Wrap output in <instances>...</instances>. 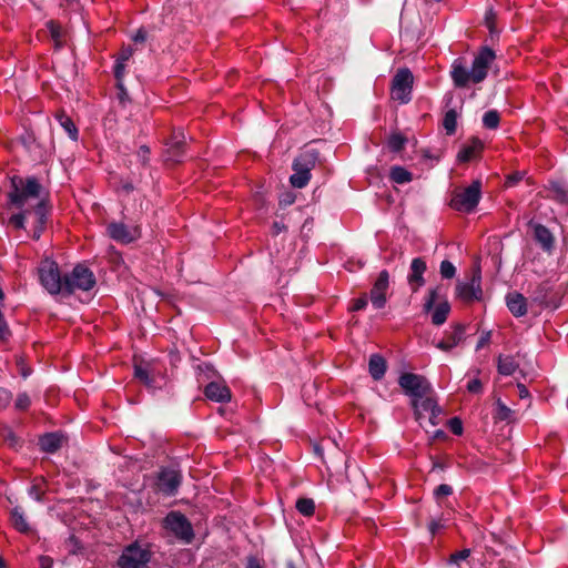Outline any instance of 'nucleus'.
Masks as SVG:
<instances>
[{
  "instance_id": "f257e3e1",
  "label": "nucleus",
  "mask_w": 568,
  "mask_h": 568,
  "mask_svg": "<svg viewBox=\"0 0 568 568\" xmlns=\"http://www.w3.org/2000/svg\"><path fill=\"white\" fill-rule=\"evenodd\" d=\"M8 199L10 204L17 209L24 206H27V209H33L36 226L33 229L32 239L39 240L45 229L50 212L43 186L33 176L26 179L13 176L11 179V191L8 193Z\"/></svg>"
},
{
  "instance_id": "f03ea898",
  "label": "nucleus",
  "mask_w": 568,
  "mask_h": 568,
  "mask_svg": "<svg viewBox=\"0 0 568 568\" xmlns=\"http://www.w3.org/2000/svg\"><path fill=\"white\" fill-rule=\"evenodd\" d=\"M495 59V52L488 47L481 48L475 55L470 70H468L462 59H456L453 62L450 70V77L454 85L456 88H466L470 83L483 82L486 79L488 69Z\"/></svg>"
},
{
  "instance_id": "7ed1b4c3",
  "label": "nucleus",
  "mask_w": 568,
  "mask_h": 568,
  "mask_svg": "<svg viewBox=\"0 0 568 568\" xmlns=\"http://www.w3.org/2000/svg\"><path fill=\"white\" fill-rule=\"evenodd\" d=\"M398 384L404 393L412 398L416 419L420 418L422 412H432L435 415L437 405L433 397L432 385L425 376L404 373L399 376Z\"/></svg>"
},
{
  "instance_id": "20e7f679",
  "label": "nucleus",
  "mask_w": 568,
  "mask_h": 568,
  "mask_svg": "<svg viewBox=\"0 0 568 568\" xmlns=\"http://www.w3.org/2000/svg\"><path fill=\"white\" fill-rule=\"evenodd\" d=\"M97 284L93 272L83 264H78L64 275L63 294H74L77 291H91Z\"/></svg>"
},
{
  "instance_id": "39448f33",
  "label": "nucleus",
  "mask_w": 568,
  "mask_h": 568,
  "mask_svg": "<svg viewBox=\"0 0 568 568\" xmlns=\"http://www.w3.org/2000/svg\"><path fill=\"white\" fill-rule=\"evenodd\" d=\"M317 162V152L307 150L302 152L293 162L294 173L290 178L293 187L303 189L311 180V171Z\"/></svg>"
},
{
  "instance_id": "423d86ee",
  "label": "nucleus",
  "mask_w": 568,
  "mask_h": 568,
  "mask_svg": "<svg viewBox=\"0 0 568 568\" xmlns=\"http://www.w3.org/2000/svg\"><path fill=\"white\" fill-rule=\"evenodd\" d=\"M425 312H432V323L436 326L443 325L449 313L450 304L443 293V286L437 285L428 291V296L424 304Z\"/></svg>"
},
{
  "instance_id": "0eeeda50",
  "label": "nucleus",
  "mask_w": 568,
  "mask_h": 568,
  "mask_svg": "<svg viewBox=\"0 0 568 568\" xmlns=\"http://www.w3.org/2000/svg\"><path fill=\"white\" fill-rule=\"evenodd\" d=\"M39 281L41 285L52 295L63 293L64 276H61L57 262L45 258L40 262L38 267Z\"/></svg>"
},
{
  "instance_id": "6e6552de",
  "label": "nucleus",
  "mask_w": 568,
  "mask_h": 568,
  "mask_svg": "<svg viewBox=\"0 0 568 568\" xmlns=\"http://www.w3.org/2000/svg\"><path fill=\"white\" fill-rule=\"evenodd\" d=\"M481 196V183L479 180L464 189L456 190L450 200V207L456 211L470 213L479 203Z\"/></svg>"
},
{
  "instance_id": "1a4fd4ad",
  "label": "nucleus",
  "mask_w": 568,
  "mask_h": 568,
  "mask_svg": "<svg viewBox=\"0 0 568 568\" xmlns=\"http://www.w3.org/2000/svg\"><path fill=\"white\" fill-rule=\"evenodd\" d=\"M152 552L148 546L133 542L126 546L118 559L119 568H149Z\"/></svg>"
},
{
  "instance_id": "9d476101",
  "label": "nucleus",
  "mask_w": 568,
  "mask_h": 568,
  "mask_svg": "<svg viewBox=\"0 0 568 568\" xmlns=\"http://www.w3.org/2000/svg\"><path fill=\"white\" fill-rule=\"evenodd\" d=\"M164 528L172 532L184 544H190L194 538V532L189 519L179 511H171L164 518Z\"/></svg>"
},
{
  "instance_id": "9b49d317",
  "label": "nucleus",
  "mask_w": 568,
  "mask_h": 568,
  "mask_svg": "<svg viewBox=\"0 0 568 568\" xmlns=\"http://www.w3.org/2000/svg\"><path fill=\"white\" fill-rule=\"evenodd\" d=\"M414 77L409 69H399L392 81V99L403 104L412 100Z\"/></svg>"
},
{
  "instance_id": "f8f14e48",
  "label": "nucleus",
  "mask_w": 568,
  "mask_h": 568,
  "mask_svg": "<svg viewBox=\"0 0 568 568\" xmlns=\"http://www.w3.org/2000/svg\"><path fill=\"white\" fill-rule=\"evenodd\" d=\"M456 296L464 303L470 304L480 301L483 297L481 275L476 270L468 282H458L456 285Z\"/></svg>"
},
{
  "instance_id": "ddd939ff",
  "label": "nucleus",
  "mask_w": 568,
  "mask_h": 568,
  "mask_svg": "<svg viewBox=\"0 0 568 568\" xmlns=\"http://www.w3.org/2000/svg\"><path fill=\"white\" fill-rule=\"evenodd\" d=\"M389 291V274L386 270L382 271L369 292V300L377 310L383 308L387 303Z\"/></svg>"
},
{
  "instance_id": "4468645a",
  "label": "nucleus",
  "mask_w": 568,
  "mask_h": 568,
  "mask_svg": "<svg viewBox=\"0 0 568 568\" xmlns=\"http://www.w3.org/2000/svg\"><path fill=\"white\" fill-rule=\"evenodd\" d=\"M180 471L172 468H164L158 475V490L166 496H174L181 485Z\"/></svg>"
},
{
  "instance_id": "2eb2a0df",
  "label": "nucleus",
  "mask_w": 568,
  "mask_h": 568,
  "mask_svg": "<svg viewBox=\"0 0 568 568\" xmlns=\"http://www.w3.org/2000/svg\"><path fill=\"white\" fill-rule=\"evenodd\" d=\"M106 232L112 240L123 244L131 243L140 236L138 227H129L121 222L110 223Z\"/></svg>"
},
{
  "instance_id": "dca6fc26",
  "label": "nucleus",
  "mask_w": 568,
  "mask_h": 568,
  "mask_svg": "<svg viewBox=\"0 0 568 568\" xmlns=\"http://www.w3.org/2000/svg\"><path fill=\"white\" fill-rule=\"evenodd\" d=\"M426 268L427 266L424 258L416 257L412 261L407 282L414 293L425 284L424 273Z\"/></svg>"
},
{
  "instance_id": "f3484780",
  "label": "nucleus",
  "mask_w": 568,
  "mask_h": 568,
  "mask_svg": "<svg viewBox=\"0 0 568 568\" xmlns=\"http://www.w3.org/2000/svg\"><path fill=\"white\" fill-rule=\"evenodd\" d=\"M464 334H465V326L462 324H456L453 327L452 332L445 333L444 338L442 341H439L436 344V346L444 352H448L452 348H454L455 346H457L463 341Z\"/></svg>"
},
{
  "instance_id": "a211bd4d",
  "label": "nucleus",
  "mask_w": 568,
  "mask_h": 568,
  "mask_svg": "<svg viewBox=\"0 0 568 568\" xmlns=\"http://www.w3.org/2000/svg\"><path fill=\"white\" fill-rule=\"evenodd\" d=\"M532 229L534 237L541 248L547 253H551L555 246V237L551 232L545 225L538 223L534 224Z\"/></svg>"
},
{
  "instance_id": "6ab92c4d",
  "label": "nucleus",
  "mask_w": 568,
  "mask_h": 568,
  "mask_svg": "<svg viewBox=\"0 0 568 568\" xmlns=\"http://www.w3.org/2000/svg\"><path fill=\"white\" fill-rule=\"evenodd\" d=\"M205 396L219 403H225L231 399V390L230 388L221 383L212 382L205 387Z\"/></svg>"
},
{
  "instance_id": "aec40b11",
  "label": "nucleus",
  "mask_w": 568,
  "mask_h": 568,
  "mask_svg": "<svg viewBox=\"0 0 568 568\" xmlns=\"http://www.w3.org/2000/svg\"><path fill=\"white\" fill-rule=\"evenodd\" d=\"M484 144L477 138H471L470 141L465 144L457 154L459 162H469L480 155Z\"/></svg>"
},
{
  "instance_id": "412c9836",
  "label": "nucleus",
  "mask_w": 568,
  "mask_h": 568,
  "mask_svg": "<svg viewBox=\"0 0 568 568\" xmlns=\"http://www.w3.org/2000/svg\"><path fill=\"white\" fill-rule=\"evenodd\" d=\"M506 303L510 313L516 317L524 316L527 313V300L520 293H509L506 296Z\"/></svg>"
},
{
  "instance_id": "4be33fe9",
  "label": "nucleus",
  "mask_w": 568,
  "mask_h": 568,
  "mask_svg": "<svg viewBox=\"0 0 568 568\" xmlns=\"http://www.w3.org/2000/svg\"><path fill=\"white\" fill-rule=\"evenodd\" d=\"M184 136L181 139L174 136L170 143H168V149L165 153V161L171 162L173 164L181 162L182 156L184 154Z\"/></svg>"
},
{
  "instance_id": "5701e85b",
  "label": "nucleus",
  "mask_w": 568,
  "mask_h": 568,
  "mask_svg": "<svg viewBox=\"0 0 568 568\" xmlns=\"http://www.w3.org/2000/svg\"><path fill=\"white\" fill-rule=\"evenodd\" d=\"M63 440V435L49 433L40 438L39 445L43 452L53 454L62 447Z\"/></svg>"
},
{
  "instance_id": "b1692460",
  "label": "nucleus",
  "mask_w": 568,
  "mask_h": 568,
  "mask_svg": "<svg viewBox=\"0 0 568 568\" xmlns=\"http://www.w3.org/2000/svg\"><path fill=\"white\" fill-rule=\"evenodd\" d=\"M519 367V362L513 355H499L497 358L498 373L505 376L513 375Z\"/></svg>"
},
{
  "instance_id": "393cba45",
  "label": "nucleus",
  "mask_w": 568,
  "mask_h": 568,
  "mask_svg": "<svg viewBox=\"0 0 568 568\" xmlns=\"http://www.w3.org/2000/svg\"><path fill=\"white\" fill-rule=\"evenodd\" d=\"M368 368L372 377L378 381L385 375L386 362L381 355L373 354L369 358Z\"/></svg>"
},
{
  "instance_id": "a878e982",
  "label": "nucleus",
  "mask_w": 568,
  "mask_h": 568,
  "mask_svg": "<svg viewBox=\"0 0 568 568\" xmlns=\"http://www.w3.org/2000/svg\"><path fill=\"white\" fill-rule=\"evenodd\" d=\"M11 524L18 531L22 534H30L32 531L23 513L18 507L13 508L11 511Z\"/></svg>"
},
{
  "instance_id": "bb28decb",
  "label": "nucleus",
  "mask_w": 568,
  "mask_h": 568,
  "mask_svg": "<svg viewBox=\"0 0 568 568\" xmlns=\"http://www.w3.org/2000/svg\"><path fill=\"white\" fill-rule=\"evenodd\" d=\"M55 118H57L58 122L60 123V125L65 130L68 135L73 141H77L79 133H78V129H77L74 122L72 121V119L69 115H67L63 111L58 112Z\"/></svg>"
},
{
  "instance_id": "cd10ccee",
  "label": "nucleus",
  "mask_w": 568,
  "mask_h": 568,
  "mask_svg": "<svg viewBox=\"0 0 568 568\" xmlns=\"http://www.w3.org/2000/svg\"><path fill=\"white\" fill-rule=\"evenodd\" d=\"M551 197L560 203H568V187L559 181H551L549 184Z\"/></svg>"
},
{
  "instance_id": "c85d7f7f",
  "label": "nucleus",
  "mask_w": 568,
  "mask_h": 568,
  "mask_svg": "<svg viewBox=\"0 0 568 568\" xmlns=\"http://www.w3.org/2000/svg\"><path fill=\"white\" fill-rule=\"evenodd\" d=\"M389 178L397 184L408 183L413 180V174L403 166H393Z\"/></svg>"
},
{
  "instance_id": "c756f323",
  "label": "nucleus",
  "mask_w": 568,
  "mask_h": 568,
  "mask_svg": "<svg viewBox=\"0 0 568 568\" xmlns=\"http://www.w3.org/2000/svg\"><path fill=\"white\" fill-rule=\"evenodd\" d=\"M457 116V112L454 109L448 110L444 115L443 126L448 135L456 132Z\"/></svg>"
},
{
  "instance_id": "7c9ffc66",
  "label": "nucleus",
  "mask_w": 568,
  "mask_h": 568,
  "mask_svg": "<svg viewBox=\"0 0 568 568\" xmlns=\"http://www.w3.org/2000/svg\"><path fill=\"white\" fill-rule=\"evenodd\" d=\"M134 376L148 387H152L154 383V378L150 375V372L146 366L135 365L134 366Z\"/></svg>"
},
{
  "instance_id": "2f4dec72",
  "label": "nucleus",
  "mask_w": 568,
  "mask_h": 568,
  "mask_svg": "<svg viewBox=\"0 0 568 568\" xmlns=\"http://www.w3.org/2000/svg\"><path fill=\"white\" fill-rule=\"evenodd\" d=\"M296 509L304 516H312L315 511V503L311 498H300L296 501Z\"/></svg>"
},
{
  "instance_id": "473e14b6",
  "label": "nucleus",
  "mask_w": 568,
  "mask_h": 568,
  "mask_svg": "<svg viewBox=\"0 0 568 568\" xmlns=\"http://www.w3.org/2000/svg\"><path fill=\"white\" fill-rule=\"evenodd\" d=\"M500 122L499 113L496 110H489L484 114L483 123L487 129H497Z\"/></svg>"
},
{
  "instance_id": "72a5a7b5",
  "label": "nucleus",
  "mask_w": 568,
  "mask_h": 568,
  "mask_svg": "<svg viewBox=\"0 0 568 568\" xmlns=\"http://www.w3.org/2000/svg\"><path fill=\"white\" fill-rule=\"evenodd\" d=\"M406 141V138L400 133H393L388 139L387 145L390 151L399 152L400 150H403Z\"/></svg>"
},
{
  "instance_id": "f704fd0d",
  "label": "nucleus",
  "mask_w": 568,
  "mask_h": 568,
  "mask_svg": "<svg viewBox=\"0 0 568 568\" xmlns=\"http://www.w3.org/2000/svg\"><path fill=\"white\" fill-rule=\"evenodd\" d=\"M29 213V209H24L22 212L13 214L9 219V224L12 225L14 229H24L26 217Z\"/></svg>"
},
{
  "instance_id": "c9c22d12",
  "label": "nucleus",
  "mask_w": 568,
  "mask_h": 568,
  "mask_svg": "<svg viewBox=\"0 0 568 568\" xmlns=\"http://www.w3.org/2000/svg\"><path fill=\"white\" fill-rule=\"evenodd\" d=\"M124 74H125V63L115 61L114 77H115L116 87L119 90L123 89Z\"/></svg>"
},
{
  "instance_id": "e433bc0d",
  "label": "nucleus",
  "mask_w": 568,
  "mask_h": 568,
  "mask_svg": "<svg viewBox=\"0 0 568 568\" xmlns=\"http://www.w3.org/2000/svg\"><path fill=\"white\" fill-rule=\"evenodd\" d=\"M440 275L444 278H453L456 274V267L449 261L445 260L440 263Z\"/></svg>"
},
{
  "instance_id": "4c0bfd02",
  "label": "nucleus",
  "mask_w": 568,
  "mask_h": 568,
  "mask_svg": "<svg viewBox=\"0 0 568 568\" xmlns=\"http://www.w3.org/2000/svg\"><path fill=\"white\" fill-rule=\"evenodd\" d=\"M31 404V400H30V397L28 394L26 393H21L18 395L17 399H16V408L17 409H20V410H26L29 408Z\"/></svg>"
},
{
  "instance_id": "58836bf2",
  "label": "nucleus",
  "mask_w": 568,
  "mask_h": 568,
  "mask_svg": "<svg viewBox=\"0 0 568 568\" xmlns=\"http://www.w3.org/2000/svg\"><path fill=\"white\" fill-rule=\"evenodd\" d=\"M47 26L50 30L51 37L57 43H59L62 38V28L54 21H49Z\"/></svg>"
},
{
  "instance_id": "ea45409f",
  "label": "nucleus",
  "mask_w": 568,
  "mask_h": 568,
  "mask_svg": "<svg viewBox=\"0 0 568 568\" xmlns=\"http://www.w3.org/2000/svg\"><path fill=\"white\" fill-rule=\"evenodd\" d=\"M448 427H449L450 432L454 435H462L463 434V423L457 417H454V418L449 419Z\"/></svg>"
},
{
  "instance_id": "a19ab883",
  "label": "nucleus",
  "mask_w": 568,
  "mask_h": 568,
  "mask_svg": "<svg viewBox=\"0 0 568 568\" xmlns=\"http://www.w3.org/2000/svg\"><path fill=\"white\" fill-rule=\"evenodd\" d=\"M30 495L36 499V500H41L42 499V496L44 494V490L41 486L40 483H38V480H34V483L32 484V486L30 487V490H29Z\"/></svg>"
},
{
  "instance_id": "79ce46f5",
  "label": "nucleus",
  "mask_w": 568,
  "mask_h": 568,
  "mask_svg": "<svg viewBox=\"0 0 568 568\" xmlns=\"http://www.w3.org/2000/svg\"><path fill=\"white\" fill-rule=\"evenodd\" d=\"M470 550L469 549H463L457 552H454L450 555V562L459 564L462 560H465L469 557Z\"/></svg>"
},
{
  "instance_id": "37998d69",
  "label": "nucleus",
  "mask_w": 568,
  "mask_h": 568,
  "mask_svg": "<svg viewBox=\"0 0 568 568\" xmlns=\"http://www.w3.org/2000/svg\"><path fill=\"white\" fill-rule=\"evenodd\" d=\"M467 390H468L469 393H473V394H479V393H481V390H483V385H481L480 379H478V378L470 379V381L467 383Z\"/></svg>"
},
{
  "instance_id": "c03bdc74",
  "label": "nucleus",
  "mask_w": 568,
  "mask_h": 568,
  "mask_svg": "<svg viewBox=\"0 0 568 568\" xmlns=\"http://www.w3.org/2000/svg\"><path fill=\"white\" fill-rule=\"evenodd\" d=\"M133 54V49L131 47H123L120 53L116 57V61L125 63L130 60Z\"/></svg>"
},
{
  "instance_id": "a18cd8bd",
  "label": "nucleus",
  "mask_w": 568,
  "mask_h": 568,
  "mask_svg": "<svg viewBox=\"0 0 568 568\" xmlns=\"http://www.w3.org/2000/svg\"><path fill=\"white\" fill-rule=\"evenodd\" d=\"M11 336L10 328L7 324V322L3 320H0V341L6 342Z\"/></svg>"
},
{
  "instance_id": "49530a36",
  "label": "nucleus",
  "mask_w": 568,
  "mask_h": 568,
  "mask_svg": "<svg viewBox=\"0 0 568 568\" xmlns=\"http://www.w3.org/2000/svg\"><path fill=\"white\" fill-rule=\"evenodd\" d=\"M453 493V488L447 484H442L435 489V496L442 498Z\"/></svg>"
},
{
  "instance_id": "de8ad7c7",
  "label": "nucleus",
  "mask_w": 568,
  "mask_h": 568,
  "mask_svg": "<svg viewBox=\"0 0 568 568\" xmlns=\"http://www.w3.org/2000/svg\"><path fill=\"white\" fill-rule=\"evenodd\" d=\"M498 405V416L500 419H507L510 416L511 410L500 400L497 402Z\"/></svg>"
},
{
  "instance_id": "09e8293b",
  "label": "nucleus",
  "mask_w": 568,
  "mask_h": 568,
  "mask_svg": "<svg viewBox=\"0 0 568 568\" xmlns=\"http://www.w3.org/2000/svg\"><path fill=\"white\" fill-rule=\"evenodd\" d=\"M490 337H491V332L488 331V332H484L476 345V349H480L483 348L484 346L488 345L490 343Z\"/></svg>"
},
{
  "instance_id": "8fccbe9b",
  "label": "nucleus",
  "mask_w": 568,
  "mask_h": 568,
  "mask_svg": "<svg viewBox=\"0 0 568 568\" xmlns=\"http://www.w3.org/2000/svg\"><path fill=\"white\" fill-rule=\"evenodd\" d=\"M366 305H367V297H366V295H363L354 301L352 311H361V310L365 308Z\"/></svg>"
},
{
  "instance_id": "3c124183",
  "label": "nucleus",
  "mask_w": 568,
  "mask_h": 568,
  "mask_svg": "<svg viewBox=\"0 0 568 568\" xmlns=\"http://www.w3.org/2000/svg\"><path fill=\"white\" fill-rule=\"evenodd\" d=\"M149 153H150V150L148 146L145 145H142L139 150V153L138 155L141 158L142 162L145 164L149 160Z\"/></svg>"
},
{
  "instance_id": "603ef678",
  "label": "nucleus",
  "mask_w": 568,
  "mask_h": 568,
  "mask_svg": "<svg viewBox=\"0 0 568 568\" xmlns=\"http://www.w3.org/2000/svg\"><path fill=\"white\" fill-rule=\"evenodd\" d=\"M520 180H521V175L519 173L511 174L507 178L506 185L514 186Z\"/></svg>"
},
{
  "instance_id": "864d4df0",
  "label": "nucleus",
  "mask_w": 568,
  "mask_h": 568,
  "mask_svg": "<svg viewBox=\"0 0 568 568\" xmlns=\"http://www.w3.org/2000/svg\"><path fill=\"white\" fill-rule=\"evenodd\" d=\"M517 388H518V396L521 399L529 398V392H528L527 387L524 384L518 383L517 384Z\"/></svg>"
},
{
  "instance_id": "5fc2aeb1",
  "label": "nucleus",
  "mask_w": 568,
  "mask_h": 568,
  "mask_svg": "<svg viewBox=\"0 0 568 568\" xmlns=\"http://www.w3.org/2000/svg\"><path fill=\"white\" fill-rule=\"evenodd\" d=\"M39 562H40V568H52V564H53L52 559L47 556L40 557Z\"/></svg>"
},
{
  "instance_id": "6e6d98bb",
  "label": "nucleus",
  "mask_w": 568,
  "mask_h": 568,
  "mask_svg": "<svg viewBox=\"0 0 568 568\" xmlns=\"http://www.w3.org/2000/svg\"><path fill=\"white\" fill-rule=\"evenodd\" d=\"M246 568H263L258 560L254 557H251L247 561V567Z\"/></svg>"
},
{
  "instance_id": "4d7b16f0",
  "label": "nucleus",
  "mask_w": 568,
  "mask_h": 568,
  "mask_svg": "<svg viewBox=\"0 0 568 568\" xmlns=\"http://www.w3.org/2000/svg\"><path fill=\"white\" fill-rule=\"evenodd\" d=\"M497 568H515L510 561H507L505 559L499 560L497 564Z\"/></svg>"
},
{
  "instance_id": "13d9d810",
  "label": "nucleus",
  "mask_w": 568,
  "mask_h": 568,
  "mask_svg": "<svg viewBox=\"0 0 568 568\" xmlns=\"http://www.w3.org/2000/svg\"><path fill=\"white\" fill-rule=\"evenodd\" d=\"M146 38V34L144 31L139 30L138 33L134 36V41H144Z\"/></svg>"
},
{
  "instance_id": "bf43d9fd",
  "label": "nucleus",
  "mask_w": 568,
  "mask_h": 568,
  "mask_svg": "<svg viewBox=\"0 0 568 568\" xmlns=\"http://www.w3.org/2000/svg\"><path fill=\"white\" fill-rule=\"evenodd\" d=\"M0 399H3L6 403H8L10 399V394L4 389H0Z\"/></svg>"
},
{
  "instance_id": "052dcab7",
  "label": "nucleus",
  "mask_w": 568,
  "mask_h": 568,
  "mask_svg": "<svg viewBox=\"0 0 568 568\" xmlns=\"http://www.w3.org/2000/svg\"><path fill=\"white\" fill-rule=\"evenodd\" d=\"M486 22H487V26L489 27V29L493 30V13L491 12L489 14H487Z\"/></svg>"
},
{
  "instance_id": "680f3d73",
  "label": "nucleus",
  "mask_w": 568,
  "mask_h": 568,
  "mask_svg": "<svg viewBox=\"0 0 568 568\" xmlns=\"http://www.w3.org/2000/svg\"><path fill=\"white\" fill-rule=\"evenodd\" d=\"M436 529H437V524L436 523H432V525H430L432 532L434 534Z\"/></svg>"
},
{
  "instance_id": "e2e57ef3",
  "label": "nucleus",
  "mask_w": 568,
  "mask_h": 568,
  "mask_svg": "<svg viewBox=\"0 0 568 568\" xmlns=\"http://www.w3.org/2000/svg\"><path fill=\"white\" fill-rule=\"evenodd\" d=\"M120 92H121V98H122L123 95H125V94H126V92H125V89H124V88H123L122 90H120Z\"/></svg>"
},
{
  "instance_id": "0e129e2a",
  "label": "nucleus",
  "mask_w": 568,
  "mask_h": 568,
  "mask_svg": "<svg viewBox=\"0 0 568 568\" xmlns=\"http://www.w3.org/2000/svg\"><path fill=\"white\" fill-rule=\"evenodd\" d=\"M3 296H4V294H3L2 290L0 288V300H2Z\"/></svg>"
},
{
  "instance_id": "69168bd1",
  "label": "nucleus",
  "mask_w": 568,
  "mask_h": 568,
  "mask_svg": "<svg viewBox=\"0 0 568 568\" xmlns=\"http://www.w3.org/2000/svg\"><path fill=\"white\" fill-rule=\"evenodd\" d=\"M274 226L277 229V231H281V227L277 225V223H274Z\"/></svg>"
},
{
  "instance_id": "338daca9",
  "label": "nucleus",
  "mask_w": 568,
  "mask_h": 568,
  "mask_svg": "<svg viewBox=\"0 0 568 568\" xmlns=\"http://www.w3.org/2000/svg\"><path fill=\"white\" fill-rule=\"evenodd\" d=\"M274 226L277 229V231H281V227L277 225V223H274Z\"/></svg>"
},
{
  "instance_id": "774afa93",
  "label": "nucleus",
  "mask_w": 568,
  "mask_h": 568,
  "mask_svg": "<svg viewBox=\"0 0 568 568\" xmlns=\"http://www.w3.org/2000/svg\"><path fill=\"white\" fill-rule=\"evenodd\" d=\"M274 226L277 229V231H281V227L277 225V223H274Z\"/></svg>"
}]
</instances>
